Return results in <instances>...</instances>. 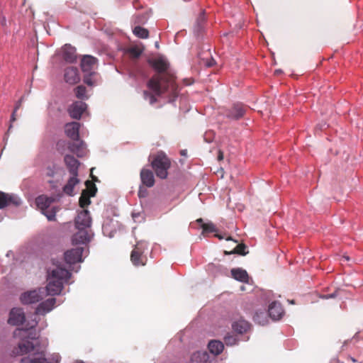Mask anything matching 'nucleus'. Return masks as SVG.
Segmentation results:
<instances>
[{
	"instance_id": "obj_1",
	"label": "nucleus",
	"mask_w": 363,
	"mask_h": 363,
	"mask_svg": "<svg viewBox=\"0 0 363 363\" xmlns=\"http://www.w3.org/2000/svg\"><path fill=\"white\" fill-rule=\"evenodd\" d=\"M147 87L153 94L144 91L143 95L145 100L150 104H154L157 101L155 95L160 96L162 94H169L175 95L177 93V86L172 77H162L160 75H154L147 82Z\"/></svg>"
},
{
	"instance_id": "obj_2",
	"label": "nucleus",
	"mask_w": 363,
	"mask_h": 363,
	"mask_svg": "<svg viewBox=\"0 0 363 363\" xmlns=\"http://www.w3.org/2000/svg\"><path fill=\"white\" fill-rule=\"evenodd\" d=\"M91 221L90 213L88 210L84 209L78 213L74 220V225L77 231L72 238L73 245H84L91 241L94 236L91 229Z\"/></svg>"
},
{
	"instance_id": "obj_3",
	"label": "nucleus",
	"mask_w": 363,
	"mask_h": 363,
	"mask_svg": "<svg viewBox=\"0 0 363 363\" xmlns=\"http://www.w3.org/2000/svg\"><path fill=\"white\" fill-rule=\"evenodd\" d=\"M71 277L69 270L60 265L56 266L52 271L48 272V283L46 286L47 294L50 296H55L60 294L63 285L67 283Z\"/></svg>"
},
{
	"instance_id": "obj_4",
	"label": "nucleus",
	"mask_w": 363,
	"mask_h": 363,
	"mask_svg": "<svg viewBox=\"0 0 363 363\" xmlns=\"http://www.w3.org/2000/svg\"><path fill=\"white\" fill-rule=\"evenodd\" d=\"M55 199L52 196L46 195H40L35 199L37 207L41 211L49 220H54L56 216L55 208L49 209L50 205L55 202Z\"/></svg>"
},
{
	"instance_id": "obj_5",
	"label": "nucleus",
	"mask_w": 363,
	"mask_h": 363,
	"mask_svg": "<svg viewBox=\"0 0 363 363\" xmlns=\"http://www.w3.org/2000/svg\"><path fill=\"white\" fill-rule=\"evenodd\" d=\"M152 167L158 177L165 179L168 174L167 170L170 167V161L164 154L159 153L152 160Z\"/></svg>"
},
{
	"instance_id": "obj_6",
	"label": "nucleus",
	"mask_w": 363,
	"mask_h": 363,
	"mask_svg": "<svg viewBox=\"0 0 363 363\" xmlns=\"http://www.w3.org/2000/svg\"><path fill=\"white\" fill-rule=\"evenodd\" d=\"M84 247H77L71 250H67L64 253V258L65 262L71 267L72 264L80 263L83 262L82 254Z\"/></svg>"
},
{
	"instance_id": "obj_7",
	"label": "nucleus",
	"mask_w": 363,
	"mask_h": 363,
	"mask_svg": "<svg viewBox=\"0 0 363 363\" xmlns=\"http://www.w3.org/2000/svg\"><path fill=\"white\" fill-rule=\"evenodd\" d=\"M43 298V289H38L23 293L20 296L21 302L23 304L28 305L39 302Z\"/></svg>"
},
{
	"instance_id": "obj_8",
	"label": "nucleus",
	"mask_w": 363,
	"mask_h": 363,
	"mask_svg": "<svg viewBox=\"0 0 363 363\" xmlns=\"http://www.w3.org/2000/svg\"><path fill=\"white\" fill-rule=\"evenodd\" d=\"M149 62L153 67V69L158 72L157 75H160L167 77H172V79H174L172 75L164 74V72L168 69L169 66V62H167L166 58H164V57H158L152 59L149 61ZM173 81L174 82V80Z\"/></svg>"
},
{
	"instance_id": "obj_9",
	"label": "nucleus",
	"mask_w": 363,
	"mask_h": 363,
	"mask_svg": "<svg viewBox=\"0 0 363 363\" xmlns=\"http://www.w3.org/2000/svg\"><path fill=\"white\" fill-rule=\"evenodd\" d=\"M26 320L24 311L21 308H13L9 311L8 323L11 325L18 326Z\"/></svg>"
},
{
	"instance_id": "obj_10",
	"label": "nucleus",
	"mask_w": 363,
	"mask_h": 363,
	"mask_svg": "<svg viewBox=\"0 0 363 363\" xmlns=\"http://www.w3.org/2000/svg\"><path fill=\"white\" fill-rule=\"evenodd\" d=\"M21 203L22 200L17 195L7 194L0 191V209H3L11 205L19 206Z\"/></svg>"
},
{
	"instance_id": "obj_11",
	"label": "nucleus",
	"mask_w": 363,
	"mask_h": 363,
	"mask_svg": "<svg viewBox=\"0 0 363 363\" xmlns=\"http://www.w3.org/2000/svg\"><path fill=\"white\" fill-rule=\"evenodd\" d=\"M247 107L244 104L236 103L227 111L226 116L230 119L238 120L244 116Z\"/></svg>"
},
{
	"instance_id": "obj_12",
	"label": "nucleus",
	"mask_w": 363,
	"mask_h": 363,
	"mask_svg": "<svg viewBox=\"0 0 363 363\" xmlns=\"http://www.w3.org/2000/svg\"><path fill=\"white\" fill-rule=\"evenodd\" d=\"M87 105L82 101L74 102L68 108V112L71 118L74 119H80L82 113L86 111Z\"/></svg>"
},
{
	"instance_id": "obj_13",
	"label": "nucleus",
	"mask_w": 363,
	"mask_h": 363,
	"mask_svg": "<svg viewBox=\"0 0 363 363\" xmlns=\"http://www.w3.org/2000/svg\"><path fill=\"white\" fill-rule=\"evenodd\" d=\"M80 126L81 124L79 122L66 123L65 125L66 135L73 141H79Z\"/></svg>"
},
{
	"instance_id": "obj_14",
	"label": "nucleus",
	"mask_w": 363,
	"mask_h": 363,
	"mask_svg": "<svg viewBox=\"0 0 363 363\" xmlns=\"http://www.w3.org/2000/svg\"><path fill=\"white\" fill-rule=\"evenodd\" d=\"M284 311L280 303L272 301L268 308V315L273 320H278L281 318Z\"/></svg>"
},
{
	"instance_id": "obj_15",
	"label": "nucleus",
	"mask_w": 363,
	"mask_h": 363,
	"mask_svg": "<svg viewBox=\"0 0 363 363\" xmlns=\"http://www.w3.org/2000/svg\"><path fill=\"white\" fill-rule=\"evenodd\" d=\"M60 356L58 354H53L50 359H47L44 357H34L32 359L30 358H23L21 359L22 362H29V363H60ZM76 363H84L82 361L77 362Z\"/></svg>"
},
{
	"instance_id": "obj_16",
	"label": "nucleus",
	"mask_w": 363,
	"mask_h": 363,
	"mask_svg": "<svg viewBox=\"0 0 363 363\" xmlns=\"http://www.w3.org/2000/svg\"><path fill=\"white\" fill-rule=\"evenodd\" d=\"M64 162L70 174H75V176H78V171L80 165L79 161L74 156L67 154L64 157Z\"/></svg>"
},
{
	"instance_id": "obj_17",
	"label": "nucleus",
	"mask_w": 363,
	"mask_h": 363,
	"mask_svg": "<svg viewBox=\"0 0 363 363\" xmlns=\"http://www.w3.org/2000/svg\"><path fill=\"white\" fill-rule=\"evenodd\" d=\"M98 60L91 55H84L81 61V67L83 72H94Z\"/></svg>"
},
{
	"instance_id": "obj_18",
	"label": "nucleus",
	"mask_w": 363,
	"mask_h": 363,
	"mask_svg": "<svg viewBox=\"0 0 363 363\" xmlns=\"http://www.w3.org/2000/svg\"><path fill=\"white\" fill-rule=\"evenodd\" d=\"M77 143H70L68 144V150L75 154L78 157H82L86 154V147L84 141H77Z\"/></svg>"
},
{
	"instance_id": "obj_19",
	"label": "nucleus",
	"mask_w": 363,
	"mask_h": 363,
	"mask_svg": "<svg viewBox=\"0 0 363 363\" xmlns=\"http://www.w3.org/2000/svg\"><path fill=\"white\" fill-rule=\"evenodd\" d=\"M56 303V298H50L41 302L35 309V313L38 315H45L51 311Z\"/></svg>"
},
{
	"instance_id": "obj_20",
	"label": "nucleus",
	"mask_w": 363,
	"mask_h": 363,
	"mask_svg": "<svg viewBox=\"0 0 363 363\" xmlns=\"http://www.w3.org/2000/svg\"><path fill=\"white\" fill-rule=\"evenodd\" d=\"M96 192V187L94 184L89 189L83 190L79 197V205L82 208L89 206L91 203L90 197L94 196Z\"/></svg>"
},
{
	"instance_id": "obj_21",
	"label": "nucleus",
	"mask_w": 363,
	"mask_h": 363,
	"mask_svg": "<svg viewBox=\"0 0 363 363\" xmlns=\"http://www.w3.org/2000/svg\"><path fill=\"white\" fill-rule=\"evenodd\" d=\"M64 77L65 82L70 84H77L80 80L77 68L73 67H69L65 69Z\"/></svg>"
},
{
	"instance_id": "obj_22",
	"label": "nucleus",
	"mask_w": 363,
	"mask_h": 363,
	"mask_svg": "<svg viewBox=\"0 0 363 363\" xmlns=\"http://www.w3.org/2000/svg\"><path fill=\"white\" fill-rule=\"evenodd\" d=\"M37 322L34 321L29 328H16L13 332V337L21 338L23 340L25 338L34 339L35 333L33 335V333L31 330L35 328Z\"/></svg>"
},
{
	"instance_id": "obj_23",
	"label": "nucleus",
	"mask_w": 363,
	"mask_h": 363,
	"mask_svg": "<svg viewBox=\"0 0 363 363\" xmlns=\"http://www.w3.org/2000/svg\"><path fill=\"white\" fill-rule=\"evenodd\" d=\"M63 59L69 63H73L77 60L76 48L70 45L66 44L62 48Z\"/></svg>"
},
{
	"instance_id": "obj_24",
	"label": "nucleus",
	"mask_w": 363,
	"mask_h": 363,
	"mask_svg": "<svg viewBox=\"0 0 363 363\" xmlns=\"http://www.w3.org/2000/svg\"><path fill=\"white\" fill-rule=\"evenodd\" d=\"M140 180L142 184L146 187H152L155 184L153 172L150 169H143L140 171Z\"/></svg>"
},
{
	"instance_id": "obj_25",
	"label": "nucleus",
	"mask_w": 363,
	"mask_h": 363,
	"mask_svg": "<svg viewBox=\"0 0 363 363\" xmlns=\"http://www.w3.org/2000/svg\"><path fill=\"white\" fill-rule=\"evenodd\" d=\"M79 183V179H78V176L71 174L67 183L63 187V192L68 196H73L74 186Z\"/></svg>"
},
{
	"instance_id": "obj_26",
	"label": "nucleus",
	"mask_w": 363,
	"mask_h": 363,
	"mask_svg": "<svg viewBox=\"0 0 363 363\" xmlns=\"http://www.w3.org/2000/svg\"><path fill=\"white\" fill-rule=\"evenodd\" d=\"M232 277L237 281L242 283H248L249 275L246 270L242 268H234L231 271Z\"/></svg>"
},
{
	"instance_id": "obj_27",
	"label": "nucleus",
	"mask_w": 363,
	"mask_h": 363,
	"mask_svg": "<svg viewBox=\"0 0 363 363\" xmlns=\"http://www.w3.org/2000/svg\"><path fill=\"white\" fill-rule=\"evenodd\" d=\"M232 327L234 331L239 334H242L248 330L250 328V323L247 321L241 319L234 322Z\"/></svg>"
},
{
	"instance_id": "obj_28",
	"label": "nucleus",
	"mask_w": 363,
	"mask_h": 363,
	"mask_svg": "<svg viewBox=\"0 0 363 363\" xmlns=\"http://www.w3.org/2000/svg\"><path fill=\"white\" fill-rule=\"evenodd\" d=\"M208 347L211 353L218 355L223 352L224 345L221 341L211 340L209 342Z\"/></svg>"
},
{
	"instance_id": "obj_29",
	"label": "nucleus",
	"mask_w": 363,
	"mask_h": 363,
	"mask_svg": "<svg viewBox=\"0 0 363 363\" xmlns=\"http://www.w3.org/2000/svg\"><path fill=\"white\" fill-rule=\"evenodd\" d=\"M130 259L135 266H143L145 264V258L140 254L138 250H133L130 255Z\"/></svg>"
},
{
	"instance_id": "obj_30",
	"label": "nucleus",
	"mask_w": 363,
	"mask_h": 363,
	"mask_svg": "<svg viewBox=\"0 0 363 363\" xmlns=\"http://www.w3.org/2000/svg\"><path fill=\"white\" fill-rule=\"evenodd\" d=\"M269 317L264 311H256L253 315V320L259 325H264L268 323Z\"/></svg>"
},
{
	"instance_id": "obj_31",
	"label": "nucleus",
	"mask_w": 363,
	"mask_h": 363,
	"mask_svg": "<svg viewBox=\"0 0 363 363\" xmlns=\"http://www.w3.org/2000/svg\"><path fill=\"white\" fill-rule=\"evenodd\" d=\"M18 348L21 354H27L34 350V345L28 340H24L22 343L18 344Z\"/></svg>"
},
{
	"instance_id": "obj_32",
	"label": "nucleus",
	"mask_w": 363,
	"mask_h": 363,
	"mask_svg": "<svg viewBox=\"0 0 363 363\" xmlns=\"http://www.w3.org/2000/svg\"><path fill=\"white\" fill-rule=\"evenodd\" d=\"M192 362H206L208 359V354L205 351H197L191 357Z\"/></svg>"
},
{
	"instance_id": "obj_33",
	"label": "nucleus",
	"mask_w": 363,
	"mask_h": 363,
	"mask_svg": "<svg viewBox=\"0 0 363 363\" xmlns=\"http://www.w3.org/2000/svg\"><path fill=\"white\" fill-rule=\"evenodd\" d=\"M133 33L136 37L139 38L145 39L149 37V31L146 28L140 26H135L133 29Z\"/></svg>"
},
{
	"instance_id": "obj_34",
	"label": "nucleus",
	"mask_w": 363,
	"mask_h": 363,
	"mask_svg": "<svg viewBox=\"0 0 363 363\" xmlns=\"http://www.w3.org/2000/svg\"><path fill=\"white\" fill-rule=\"evenodd\" d=\"M196 221L202 223L201 228L203 233H215L217 231L216 227L212 223H203L202 218H199Z\"/></svg>"
},
{
	"instance_id": "obj_35",
	"label": "nucleus",
	"mask_w": 363,
	"mask_h": 363,
	"mask_svg": "<svg viewBox=\"0 0 363 363\" xmlns=\"http://www.w3.org/2000/svg\"><path fill=\"white\" fill-rule=\"evenodd\" d=\"M86 74L84 76L83 82L89 86H93L96 84L95 81L93 79L94 75L96 74L95 72H85Z\"/></svg>"
},
{
	"instance_id": "obj_36",
	"label": "nucleus",
	"mask_w": 363,
	"mask_h": 363,
	"mask_svg": "<svg viewBox=\"0 0 363 363\" xmlns=\"http://www.w3.org/2000/svg\"><path fill=\"white\" fill-rule=\"evenodd\" d=\"M75 95L78 99H87L86 96V89L85 86L80 85L74 89Z\"/></svg>"
},
{
	"instance_id": "obj_37",
	"label": "nucleus",
	"mask_w": 363,
	"mask_h": 363,
	"mask_svg": "<svg viewBox=\"0 0 363 363\" xmlns=\"http://www.w3.org/2000/svg\"><path fill=\"white\" fill-rule=\"evenodd\" d=\"M205 22L204 12H202L196 19L195 30L200 32L203 30V23Z\"/></svg>"
},
{
	"instance_id": "obj_38",
	"label": "nucleus",
	"mask_w": 363,
	"mask_h": 363,
	"mask_svg": "<svg viewBox=\"0 0 363 363\" xmlns=\"http://www.w3.org/2000/svg\"><path fill=\"white\" fill-rule=\"evenodd\" d=\"M246 245L244 244H238L234 250L230 252L229 254L235 253L240 255H245L247 254V251H246Z\"/></svg>"
},
{
	"instance_id": "obj_39",
	"label": "nucleus",
	"mask_w": 363,
	"mask_h": 363,
	"mask_svg": "<svg viewBox=\"0 0 363 363\" xmlns=\"http://www.w3.org/2000/svg\"><path fill=\"white\" fill-rule=\"evenodd\" d=\"M127 52L130 56L134 59L138 58L142 54V50L137 47H132L129 48Z\"/></svg>"
},
{
	"instance_id": "obj_40",
	"label": "nucleus",
	"mask_w": 363,
	"mask_h": 363,
	"mask_svg": "<svg viewBox=\"0 0 363 363\" xmlns=\"http://www.w3.org/2000/svg\"><path fill=\"white\" fill-rule=\"evenodd\" d=\"M57 170L58 167L55 164L48 166L46 168L45 174L49 177H54L55 175L57 174Z\"/></svg>"
},
{
	"instance_id": "obj_41",
	"label": "nucleus",
	"mask_w": 363,
	"mask_h": 363,
	"mask_svg": "<svg viewBox=\"0 0 363 363\" xmlns=\"http://www.w3.org/2000/svg\"><path fill=\"white\" fill-rule=\"evenodd\" d=\"M147 249V243L145 241H139L135 246L133 250H138L140 254L143 255L145 250Z\"/></svg>"
},
{
	"instance_id": "obj_42",
	"label": "nucleus",
	"mask_w": 363,
	"mask_h": 363,
	"mask_svg": "<svg viewBox=\"0 0 363 363\" xmlns=\"http://www.w3.org/2000/svg\"><path fill=\"white\" fill-rule=\"evenodd\" d=\"M71 142H67L65 140H59L57 143V145H56V147H57V150L61 153V154H63L64 153V149L65 147H67L68 148V144L70 143Z\"/></svg>"
},
{
	"instance_id": "obj_43",
	"label": "nucleus",
	"mask_w": 363,
	"mask_h": 363,
	"mask_svg": "<svg viewBox=\"0 0 363 363\" xmlns=\"http://www.w3.org/2000/svg\"><path fill=\"white\" fill-rule=\"evenodd\" d=\"M224 341L227 345L232 346V345H235L237 344L238 340L236 339V337L235 336L228 335L225 337Z\"/></svg>"
},
{
	"instance_id": "obj_44",
	"label": "nucleus",
	"mask_w": 363,
	"mask_h": 363,
	"mask_svg": "<svg viewBox=\"0 0 363 363\" xmlns=\"http://www.w3.org/2000/svg\"><path fill=\"white\" fill-rule=\"evenodd\" d=\"M147 191L143 186H140L138 191V196L140 198H144L147 196Z\"/></svg>"
},
{
	"instance_id": "obj_45",
	"label": "nucleus",
	"mask_w": 363,
	"mask_h": 363,
	"mask_svg": "<svg viewBox=\"0 0 363 363\" xmlns=\"http://www.w3.org/2000/svg\"><path fill=\"white\" fill-rule=\"evenodd\" d=\"M336 296V293H332L330 294H327V295H323L321 296L322 298H325V299H328V298H335Z\"/></svg>"
},
{
	"instance_id": "obj_46",
	"label": "nucleus",
	"mask_w": 363,
	"mask_h": 363,
	"mask_svg": "<svg viewBox=\"0 0 363 363\" xmlns=\"http://www.w3.org/2000/svg\"><path fill=\"white\" fill-rule=\"evenodd\" d=\"M21 99H20L16 104L15 106V108H14V113H16L17 110L20 108L21 106Z\"/></svg>"
},
{
	"instance_id": "obj_47",
	"label": "nucleus",
	"mask_w": 363,
	"mask_h": 363,
	"mask_svg": "<svg viewBox=\"0 0 363 363\" xmlns=\"http://www.w3.org/2000/svg\"><path fill=\"white\" fill-rule=\"evenodd\" d=\"M215 64H216V61L213 58H211L210 60V61L206 63V66L207 67H212Z\"/></svg>"
},
{
	"instance_id": "obj_48",
	"label": "nucleus",
	"mask_w": 363,
	"mask_h": 363,
	"mask_svg": "<svg viewBox=\"0 0 363 363\" xmlns=\"http://www.w3.org/2000/svg\"><path fill=\"white\" fill-rule=\"evenodd\" d=\"M11 122H13L16 121V113H14V111H13V113L11 114Z\"/></svg>"
},
{
	"instance_id": "obj_49",
	"label": "nucleus",
	"mask_w": 363,
	"mask_h": 363,
	"mask_svg": "<svg viewBox=\"0 0 363 363\" xmlns=\"http://www.w3.org/2000/svg\"><path fill=\"white\" fill-rule=\"evenodd\" d=\"M218 158L219 160H221L223 158V153L220 151L219 152V155L218 156Z\"/></svg>"
},
{
	"instance_id": "obj_50",
	"label": "nucleus",
	"mask_w": 363,
	"mask_h": 363,
	"mask_svg": "<svg viewBox=\"0 0 363 363\" xmlns=\"http://www.w3.org/2000/svg\"><path fill=\"white\" fill-rule=\"evenodd\" d=\"M186 150H182V151H181V154H182V155H186Z\"/></svg>"
},
{
	"instance_id": "obj_51",
	"label": "nucleus",
	"mask_w": 363,
	"mask_h": 363,
	"mask_svg": "<svg viewBox=\"0 0 363 363\" xmlns=\"http://www.w3.org/2000/svg\"><path fill=\"white\" fill-rule=\"evenodd\" d=\"M216 236L218 237L220 240L223 239V237L220 235L216 234Z\"/></svg>"
},
{
	"instance_id": "obj_52",
	"label": "nucleus",
	"mask_w": 363,
	"mask_h": 363,
	"mask_svg": "<svg viewBox=\"0 0 363 363\" xmlns=\"http://www.w3.org/2000/svg\"><path fill=\"white\" fill-rule=\"evenodd\" d=\"M79 269H80V267L79 266V267H77V269H75L74 271H75L76 272H77L79 270Z\"/></svg>"
},
{
	"instance_id": "obj_53",
	"label": "nucleus",
	"mask_w": 363,
	"mask_h": 363,
	"mask_svg": "<svg viewBox=\"0 0 363 363\" xmlns=\"http://www.w3.org/2000/svg\"><path fill=\"white\" fill-rule=\"evenodd\" d=\"M6 21V19L4 17L3 19H2V24Z\"/></svg>"
},
{
	"instance_id": "obj_54",
	"label": "nucleus",
	"mask_w": 363,
	"mask_h": 363,
	"mask_svg": "<svg viewBox=\"0 0 363 363\" xmlns=\"http://www.w3.org/2000/svg\"><path fill=\"white\" fill-rule=\"evenodd\" d=\"M3 217L0 214V221L2 220Z\"/></svg>"
},
{
	"instance_id": "obj_55",
	"label": "nucleus",
	"mask_w": 363,
	"mask_h": 363,
	"mask_svg": "<svg viewBox=\"0 0 363 363\" xmlns=\"http://www.w3.org/2000/svg\"><path fill=\"white\" fill-rule=\"evenodd\" d=\"M89 184H90V182H89V181H87V182H86V185H88Z\"/></svg>"
},
{
	"instance_id": "obj_56",
	"label": "nucleus",
	"mask_w": 363,
	"mask_h": 363,
	"mask_svg": "<svg viewBox=\"0 0 363 363\" xmlns=\"http://www.w3.org/2000/svg\"><path fill=\"white\" fill-rule=\"evenodd\" d=\"M155 45H156L157 48H158V46H159L158 45V43H156Z\"/></svg>"
},
{
	"instance_id": "obj_57",
	"label": "nucleus",
	"mask_w": 363,
	"mask_h": 363,
	"mask_svg": "<svg viewBox=\"0 0 363 363\" xmlns=\"http://www.w3.org/2000/svg\"><path fill=\"white\" fill-rule=\"evenodd\" d=\"M133 217L135 218V214H133Z\"/></svg>"
}]
</instances>
